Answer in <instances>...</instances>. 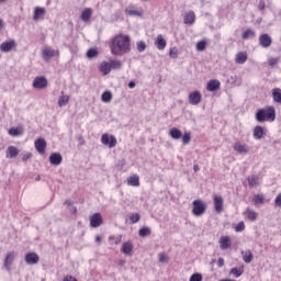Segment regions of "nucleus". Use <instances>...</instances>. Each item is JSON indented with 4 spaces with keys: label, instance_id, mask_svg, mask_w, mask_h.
Masks as SVG:
<instances>
[{
    "label": "nucleus",
    "instance_id": "13",
    "mask_svg": "<svg viewBox=\"0 0 281 281\" xmlns=\"http://www.w3.org/2000/svg\"><path fill=\"white\" fill-rule=\"evenodd\" d=\"M41 257L36 252H29L25 255V262L26 265H38Z\"/></svg>",
    "mask_w": 281,
    "mask_h": 281
},
{
    "label": "nucleus",
    "instance_id": "35",
    "mask_svg": "<svg viewBox=\"0 0 281 281\" xmlns=\"http://www.w3.org/2000/svg\"><path fill=\"white\" fill-rule=\"evenodd\" d=\"M101 100L102 102L109 103L113 100V93H111V91H104L101 94Z\"/></svg>",
    "mask_w": 281,
    "mask_h": 281
},
{
    "label": "nucleus",
    "instance_id": "57",
    "mask_svg": "<svg viewBox=\"0 0 281 281\" xmlns=\"http://www.w3.org/2000/svg\"><path fill=\"white\" fill-rule=\"evenodd\" d=\"M64 281H78V279H76L75 277H71V276H67L64 278Z\"/></svg>",
    "mask_w": 281,
    "mask_h": 281
},
{
    "label": "nucleus",
    "instance_id": "47",
    "mask_svg": "<svg viewBox=\"0 0 281 281\" xmlns=\"http://www.w3.org/2000/svg\"><path fill=\"white\" fill-rule=\"evenodd\" d=\"M69 102V97L68 95H61L58 99V104L59 106H65Z\"/></svg>",
    "mask_w": 281,
    "mask_h": 281
},
{
    "label": "nucleus",
    "instance_id": "54",
    "mask_svg": "<svg viewBox=\"0 0 281 281\" xmlns=\"http://www.w3.org/2000/svg\"><path fill=\"white\" fill-rule=\"evenodd\" d=\"M27 159H32V153H26L22 157V161H27Z\"/></svg>",
    "mask_w": 281,
    "mask_h": 281
},
{
    "label": "nucleus",
    "instance_id": "52",
    "mask_svg": "<svg viewBox=\"0 0 281 281\" xmlns=\"http://www.w3.org/2000/svg\"><path fill=\"white\" fill-rule=\"evenodd\" d=\"M274 205L281 207V193H279L274 199Z\"/></svg>",
    "mask_w": 281,
    "mask_h": 281
},
{
    "label": "nucleus",
    "instance_id": "64",
    "mask_svg": "<svg viewBox=\"0 0 281 281\" xmlns=\"http://www.w3.org/2000/svg\"><path fill=\"white\" fill-rule=\"evenodd\" d=\"M79 142H85V138H82V136H79Z\"/></svg>",
    "mask_w": 281,
    "mask_h": 281
},
{
    "label": "nucleus",
    "instance_id": "33",
    "mask_svg": "<svg viewBox=\"0 0 281 281\" xmlns=\"http://www.w3.org/2000/svg\"><path fill=\"white\" fill-rule=\"evenodd\" d=\"M243 273H245L244 267L231 269V276H234V278H240V276H243Z\"/></svg>",
    "mask_w": 281,
    "mask_h": 281
},
{
    "label": "nucleus",
    "instance_id": "27",
    "mask_svg": "<svg viewBox=\"0 0 281 281\" xmlns=\"http://www.w3.org/2000/svg\"><path fill=\"white\" fill-rule=\"evenodd\" d=\"M169 135L172 139H181V137H183V133L177 127L171 128Z\"/></svg>",
    "mask_w": 281,
    "mask_h": 281
},
{
    "label": "nucleus",
    "instance_id": "39",
    "mask_svg": "<svg viewBox=\"0 0 281 281\" xmlns=\"http://www.w3.org/2000/svg\"><path fill=\"white\" fill-rule=\"evenodd\" d=\"M247 181H248L249 188H256V186H258V177L257 176L248 177Z\"/></svg>",
    "mask_w": 281,
    "mask_h": 281
},
{
    "label": "nucleus",
    "instance_id": "14",
    "mask_svg": "<svg viewBox=\"0 0 281 281\" xmlns=\"http://www.w3.org/2000/svg\"><path fill=\"white\" fill-rule=\"evenodd\" d=\"M213 203H214V210L217 214H221V212H223V203H224V200H223V196L221 195H215L213 198Z\"/></svg>",
    "mask_w": 281,
    "mask_h": 281
},
{
    "label": "nucleus",
    "instance_id": "44",
    "mask_svg": "<svg viewBox=\"0 0 281 281\" xmlns=\"http://www.w3.org/2000/svg\"><path fill=\"white\" fill-rule=\"evenodd\" d=\"M182 143L184 145L189 144L192 140V134L190 132L184 133V135H182Z\"/></svg>",
    "mask_w": 281,
    "mask_h": 281
},
{
    "label": "nucleus",
    "instance_id": "8",
    "mask_svg": "<svg viewBox=\"0 0 281 281\" xmlns=\"http://www.w3.org/2000/svg\"><path fill=\"white\" fill-rule=\"evenodd\" d=\"M273 40L270 34L263 33L259 36V45L263 48L271 47Z\"/></svg>",
    "mask_w": 281,
    "mask_h": 281
},
{
    "label": "nucleus",
    "instance_id": "7",
    "mask_svg": "<svg viewBox=\"0 0 281 281\" xmlns=\"http://www.w3.org/2000/svg\"><path fill=\"white\" fill-rule=\"evenodd\" d=\"M233 149L235 150V153H238V155H248L249 153V147L247 146V144H243L240 142L234 143Z\"/></svg>",
    "mask_w": 281,
    "mask_h": 281
},
{
    "label": "nucleus",
    "instance_id": "10",
    "mask_svg": "<svg viewBox=\"0 0 281 281\" xmlns=\"http://www.w3.org/2000/svg\"><path fill=\"white\" fill-rule=\"evenodd\" d=\"M102 223H103L102 214L94 213L92 216H90V227H93V228L100 227Z\"/></svg>",
    "mask_w": 281,
    "mask_h": 281
},
{
    "label": "nucleus",
    "instance_id": "3",
    "mask_svg": "<svg viewBox=\"0 0 281 281\" xmlns=\"http://www.w3.org/2000/svg\"><path fill=\"white\" fill-rule=\"evenodd\" d=\"M192 205L193 216H203V214H205V211L207 210V204H205L203 200H194L192 202Z\"/></svg>",
    "mask_w": 281,
    "mask_h": 281
},
{
    "label": "nucleus",
    "instance_id": "56",
    "mask_svg": "<svg viewBox=\"0 0 281 281\" xmlns=\"http://www.w3.org/2000/svg\"><path fill=\"white\" fill-rule=\"evenodd\" d=\"M217 267H225V259H223V258H218V260H217Z\"/></svg>",
    "mask_w": 281,
    "mask_h": 281
},
{
    "label": "nucleus",
    "instance_id": "1",
    "mask_svg": "<svg viewBox=\"0 0 281 281\" xmlns=\"http://www.w3.org/2000/svg\"><path fill=\"white\" fill-rule=\"evenodd\" d=\"M110 49L112 56H124L131 52V36L125 34L116 35L111 44Z\"/></svg>",
    "mask_w": 281,
    "mask_h": 281
},
{
    "label": "nucleus",
    "instance_id": "42",
    "mask_svg": "<svg viewBox=\"0 0 281 281\" xmlns=\"http://www.w3.org/2000/svg\"><path fill=\"white\" fill-rule=\"evenodd\" d=\"M136 49L142 54L143 52H146V42L139 41L136 43Z\"/></svg>",
    "mask_w": 281,
    "mask_h": 281
},
{
    "label": "nucleus",
    "instance_id": "11",
    "mask_svg": "<svg viewBox=\"0 0 281 281\" xmlns=\"http://www.w3.org/2000/svg\"><path fill=\"white\" fill-rule=\"evenodd\" d=\"M47 78L45 77H36L34 80H33V87L34 89H45L47 88Z\"/></svg>",
    "mask_w": 281,
    "mask_h": 281
},
{
    "label": "nucleus",
    "instance_id": "20",
    "mask_svg": "<svg viewBox=\"0 0 281 281\" xmlns=\"http://www.w3.org/2000/svg\"><path fill=\"white\" fill-rule=\"evenodd\" d=\"M121 251L125 256H133V243L125 241L121 248Z\"/></svg>",
    "mask_w": 281,
    "mask_h": 281
},
{
    "label": "nucleus",
    "instance_id": "62",
    "mask_svg": "<svg viewBox=\"0 0 281 281\" xmlns=\"http://www.w3.org/2000/svg\"><path fill=\"white\" fill-rule=\"evenodd\" d=\"M3 26H4L3 20L0 19V32L1 30H3Z\"/></svg>",
    "mask_w": 281,
    "mask_h": 281
},
{
    "label": "nucleus",
    "instance_id": "61",
    "mask_svg": "<svg viewBox=\"0 0 281 281\" xmlns=\"http://www.w3.org/2000/svg\"><path fill=\"white\" fill-rule=\"evenodd\" d=\"M193 170H194V172H199V170H200L199 165H194V166H193Z\"/></svg>",
    "mask_w": 281,
    "mask_h": 281
},
{
    "label": "nucleus",
    "instance_id": "53",
    "mask_svg": "<svg viewBox=\"0 0 281 281\" xmlns=\"http://www.w3.org/2000/svg\"><path fill=\"white\" fill-rule=\"evenodd\" d=\"M278 61H279L278 58H270V59L268 60V65H269L270 67H276V65H278Z\"/></svg>",
    "mask_w": 281,
    "mask_h": 281
},
{
    "label": "nucleus",
    "instance_id": "26",
    "mask_svg": "<svg viewBox=\"0 0 281 281\" xmlns=\"http://www.w3.org/2000/svg\"><path fill=\"white\" fill-rule=\"evenodd\" d=\"M46 12L47 11L43 7L35 8L34 15H33L34 21H38V19H41V16H45Z\"/></svg>",
    "mask_w": 281,
    "mask_h": 281
},
{
    "label": "nucleus",
    "instance_id": "29",
    "mask_svg": "<svg viewBox=\"0 0 281 281\" xmlns=\"http://www.w3.org/2000/svg\"><path fill=\"white\" fill-rule=\"evenodd\" d=\"M243 41H249V38H256V31L251 29H247L243 35H241Z\"/></svg>",
    "mask_w": 281,
    "mask_h": 281
},
{
    "label": "nucleus",
    "instance_id": "63",
    "mask_svg": "<svg viewBox=\"0 0 281 281\" xmlns=\"http://www.w3.org/2000/svg\"><path fill=\"white\" fill-rule=\"evenodd\" d=\"M65 203H66V205H68V206H69V205H72L71 200H66V202H65Z\"/></svg>",
    "mask_w": 281,
    "mask_h": 281
},
{
    "label": "nucleus",
    "instance_id": "28",
    "mask_svg": "<svg viewBox=\"0 0 281 281\" xmlns=\"http://www.w3.org/2000/svg\"><path fill=\"white\" fill-rule=\"evenodd\" d=\"M272 100L277 104H281V89L280 88L272 89Z\"/></svg>",
    "mask_w": 281,
    "mask_h": 281
},
{
    "label": "nucleus",
    "instance_id": "17",
    "mask_svg": "<svg viewBox=\"0 0 281 281\" xmlns=\"http://www.w3.org/2000/svg\"><path fill=\"white\" fill-rule=\"evenodd\" d=\"M166 45H168V43L166 42V38H164V35L161 34L157 35L155 41V46L157 47V49L161 52L166 49Z\"/></svg>",
    "mask_w": 281,
    "mask_h": 281
},
{
    "label": "nucleus",
    "instance_id": "58",
    "mask_svg": "<svg viewBox=\"0 0 281 281\" xmlns=\"http://www.w3.org/2000/svg\"><path fill=\"white\" fill-rule=\"evenodd\" d=\"M135 87H136L135 81H130V82H128V88H130V89H135Z\"/></svg>",
    "mask_w": 281,
    "mask_h": 281
},
{
    "label": "nucleus",
    "instance_id": "37",
    "mask_svg": "<svg viewBox=\"0 0 281 281\" xmlns=\"http://www.w3.org/2000/svg\"><path fill=\"white\" fill-rule=\"evenodd\" d=\"M9 135H11V137H19V136L23 135V132L21 130H19V127H11L9 130Z\"/></svg>",
    "mask_w": 281,
    "mask_h": 281
},
{
    "label": "nucleus",
    "instance_id": "40",
    "mask_svg": "<svg viewBox=\"0 0 281 281\" xmlns=\"http://www.w3.org/2000/svg\"><path fill=\"white\" fill-rule=\"evenodd\" d=\"M206 47H207V42L205 40H202V41L196 43V50L198 52H205Z\"/></svg>",
    "mask_w": 281,
    "mask_h": 281
},
{
    "label": "nucleus",
    "instance_id": "22",
    "mask_svg": "<svg viewBox=\"0 0 281 281\" xmlns=\"http://www.w3.org/2000/svg\"><path fill=\"white\" fill-rule=\"evenodd\" d=\"M7 159H14L19 157V149L15 146H9L5 153Z\"/></svg>",
    "mask_w": 281,
    "mask_h": 281
},
{
    "label": "nucleus",
    "instance_id": "25",
    "mask_svg": "<svg viewBox=\"0 0 281 281\" xmlns=\"http://www.w3.org/2000/svg\"><path fill=\"white\" fill-rule=\"evenodd\" d=\"M12 262H14V254L8 252L4 258V267H5L7 271H10V267H12Z\"/></svg>",
    "mask_w": 281,
    "mask_h": 281
},
{
    "label": "nucleus",
    "instance_id": "50",
    "mask_svg": "<svg viewBox=\"0 0 281 281\" xmlns=\"http://www.w3.org/2000/svg\"><path fill=\"white\" fill-rule=\"evenodd\" d=\"M235 232H245V222H239L235 227Z\"/></svg>",
    "mask_w": 281,
    "mask_h": 281
},
{
    "label": "nucleus",
    "instance_id": "45",
    "mask_svg": "<svg viewBox=\"0 0 281 281\" xmlns=\"http://www.w3.org/2000/svg\"><path fill=\"white\" fill-rule=\"evenodd\" d=\"M95 56H98V49L95 48L88 49L87 58L92 59V58H95Z\"/></svg>",
    "mask_w": 281,
    "mask_h": 281
},
{
    "label": "nucleus",
    "instance_id": "5",
    "mask_svg": "<svg viewBox=\"0 0 281 281\" xmlns=\"http://www.w3.org/2000/svg\"><path fill=\"white\" fill-rule=\"evenodd\" d=\"M12 49H16V42L14 40H10L0 44V52L4 54L12 52Z\"/></svg>",
    "mask_w": 281,
    "mask_h": 281
},
{
    "label": "nucleus",
    "instance_id": "2",
    "mask_svg": "<svg viewBox=\"0 0 281 281\" xmlns=\"http://www.w3.org/2000/svg\"><path fill=\"white\" fill-rule=\"evenodd\" d=\"M255 120L262 124L263 122H276V108L269 105L267 108L259 109L255 114Z\"/></svg>",
    "mask_w": 281,
    "mask_h": 281
},
{
    "label": "nucleus",
    "instance_id": "49",
    "mask_svg": "<svg viewBox=\"0 0 281 281\" xmlns=\"http://www.w3.org/2000/svg\"><path fill=\"white\" fill-rule=\"evenodd\" d=\"M159 258V262H161L162 265H166V262H168V255H166V252H160L158 255Z\"/></svg>",
    "mask_w": 281,
    "mask_h": 281
},
{
    "label": "nucleus",
    "instance_id": "55",
    "mask_svg": "<svg viewBox=\"0 0 281 281\" xmlns=\"http://www.w3.org/2000/svg\"><path fill=\"white\" fill-rule=\"evenodd\" d=\"M265 8H266L265 0H259L258 10L262 11L265 10Z\"/></svg>",
    "mask_w": 281,
    "mask_h": 281
},
{
    "label": "nucleus",
    "instance_id": "48",
    "mask_svg": "<svg viewBox=\"0 0 281 281\" xmlns=\"http://www.w3.org/2000/svg\"><path fill=\"white\" fill-rule=\"evenodd\" d=\"M139 213H135L130 216V221L133 225H135V223H139Z\"/></svg>",
    "mask_w": 281,
    "mask_h": 281
},
{
    "label": "nucleus",
    "instance_id": "36",
    "mask_svg": "<svg viewBox=\"0 0 281 281\" xmlns=\"http://www.w3.org/2000/svg\"><path fill=\"white\" fill-rule=\"evenodd\" d=\"M151 234V231L149 227L147 226H144L142 227L139 231H138V235L142 237V238H146V236H150Z\"/></svg>",
    "mask_w": 281,
    "mask_h": 281
},
{
    "label": "nucleus",
    "instance_id": "15",
    "mask_svg": "<svg viewBox=\"0 0 281 281\" xmlns=\"http://www.w3.org/2000/svg\"><path fill=\"white\" fill-rule=\"evenodd\" d=\"M49 164H52V166H60L63 164V155H60V153L50 154Z\"/></svg>",
    "mask_w": 281,
    "mask_h": 281
},
{
    "label": "nucleus",
    "instance_id": "12",
    "mask_svg": "<svg viewBox=\"0 0 281 281\" xmlns=\"http://www.w3.org/2000/svg\"><path fill=\"white\" fill-rule=\"evenodd\" d=\"M45 148H47V140H45V138H38L35 140V149L40 155H45Z\"/></svg>",
    "mask_w": 281,
    "mask_h": 281
},
{
    "label": "nucleus",
    "instance_id": "31",
    "mask_svg": "<svg viewBox=\"0 0 281 281\" xmlns=\"http://www.w3.org/2000/svg\"><path fill=\"white\" fill-rule=\"evenodd\" d=\"M127 184L132 186L133 188H138V186H139V176H131L127 179Z\"/></svg>",
    "mask_w": 281,
    "mask_h": 281
},
{
    "label": "nucleus",
    "instance_id": "18",
    "mask_svg": "<svg viewBox=\"0 0 281 281\" xmlns=\"http://www.w3.org/2000/svg\"><path fill=\"white\" fill-rule=\"evenodd\" d=\"M196 21V14L194 11H189L188 13L184 14V24L186 25H194Z\"/></svg>",
    "mask_w": 281,
    "mask_h": 281
},
{
    "label": "nucleus",
    "instance_id": "6",
    "mask_svg": "<svg viewBox=\"0 0 281 281\" xmlns=\"http://www.w3.org/2000/svg\"><path fill=\"white\" fill-rule=\"evenodd\" d=\"M54 56H58V50H54L52 47H45L42 53V57L46 63H49Z\"/></svg>",
    "mask_w": 281,
    "mask_h": 281
},
{
    "label": "nucleus",
    "instance_id": "32",
    "mask_svg": "<svg viewBox=\"0 0 281 281\" xmlns=\"http://www.w3.org/2000/svg\"><path fill=\"white\" fill-rule=\"evenodd\" d=\"M241 254L244 255L243 260L244 262H246V265H249L250 262H252L254 254L251 252V250H247L246 252L243 251Z\"/></svg>",
    "mask_w": 281,
    "mask_h": 281
},
{
    "label": "nucleus",
    "instance_id": "60",
    "mask_svg": "<svg viewBox=\"0 0 281 281\" xmlns=\"http://www.w3.org/2000/svg\"><path fill=\"white\" fill-rule=\"evenodd\" d=\"M95 243H102V237H100L99 235L95 236Z\"/></svg>",
    "mask_w": 281,
    "mask_h": 281
},
{
    "label": "nucleus",
    "instance_id": "34",
    "mask_svg": "<svg viewBox=\"0 0 281 281\" xmlns=\"http://www.w3.org/2000/svg\"><path fill=\"white\" fill-rule=\"evenodd\" d=\"M246 216L248 220L251 221V223H254L255 221H258V213L254 210H247L246 211Z\"/></svg>",
    "mask_w": 281,
    "mask_h": 281
},
{
    "label": "nucleus",
    "instance_id": "19",
    "mask_svg": "<svg viewBox=\"0 0 281 281\" xmlns=\"http://www.w3.org/2000/svg\"><path fill=\"white\" fill-rule=\"evenodd\" d=\"M206 89L209 91H218L221 89V81H218L217 79H211L207 82Z\"/></svg>",
    "mask_w": 281,
    "mask_h": 281
},
{
    "label": "nucleus",
    "instance_id": "46",
    "mask_svg": "<svg viewBox=\"0 0 281 281\" xmlns=\"http://www.w3.org/2000/svg\"><path fill=\"white\" fill-rule=\"evenodd\" d=\"M189 281H203V274L195 272L190 277Z\"/></svg>",
    "mask_w": 281,
    "mask_h": 281
},
{
    "label": "nucleus",
    "instance_id": "24",
    "mask_svg": "<svg viewBox=\"0 0 281 281\" xmlns=\"http://www.w3.org/2000/svg\"><path fill=\"white\" fill-rule=\"evenodd\" d=\"M235 63H237V65H245L247 63V53L246 52L237 53L235 57Z\"/></svg>",
    "mask_w": 281,
    "mask_h": 281
},
{
    "label": "nucleus",
    "instance_id": "41",
    "mask_svg": "<svg viewBox=\"0 0 281 281\" xmlns=\"http://www.w3.org/2000/svg\"><path fill=\"white\" fill-rule=\"evenodd\" d=\"M252 201H254L255 205H262V203H265V195L257 194V195H255Z\"/></svg>",
    "mask_w": 281,
    "mask_h": 281
},
{
    "label": "nucleus",
    "instance_id": "51",
    "mask_svg": "<svg viewBox=\"0 0 281 281\" xmlns=\"http://www.w3.org/2000/svg\"><path fill=\"white\" fill-rule=\"evenodd\" d=\"M169 56H170V58H177V56H178L177 47L170 48Z\"/></svg>",
    "mask_w": 281,
    "mask_h": 281
},
{
    "label": "nucleus",
    "instance_id": "59",
    "mask_svg": "<svg viewBox=\"0 0 281 281\" xmlns=\"http://www.w3.org/2000/svg\"><path fill=\"white\" fill-rule=\"evenodd\" d=\"M120 243H122V236L121 235L115 238V245H120Z\"/></svg>",
    "mask_w": 281,
    "mask_h": 281
},
{
    "label": "nucleus",
    "instance_id": "23",
    "mask_svg": "<svg viewBox=\"0 0 281 281\" xmlns=\"http://www.w3.org/2000/svg\"><path fill=\"white\" fill-rule=\"evenodd\" d=\"M99 69L103 76H109L111 74V63L109 61H103L100 64Z\"/></svg>",
    "mask_w": 281,
    "mask_h": 281
},
{
    "label": "nucleus",
    "instance_id": "38",
    "mask_svg": "<svg viewBox=\"0 0 281 281\" xmlns=\"http://www.w3.org/2000/svg\"><path fill=\"white\" fill-rule=\"evenodd\" d=\"M125 14L128 16H142V11L135 10V9H125Z\"/></svg>",
    "mask_w": 281,
    "mask_h": 281
},
{
    "label": "nucleus",
    "instance_id": "9",
    "mask_svg": "<svg viewBox=\"0 0 281 281\" xmlns=\"http://www.w3.org/2000/svg\"><path fill=\"white\" fill-rule=\"evenodd\" d=\"M201 92L199 90H195L189 94V104H192L193 106H196L198 104H201Z\"/></svg>",
    "mask_w": 281,
    "mask_h": 281
},
{
    "label": "nucleus",
    "instance_id": "43",
    "mask_svg": "<svg viewBox=\"0 0 281 281\" xmlns=\"http://www.w3.org/2000/svg\"><path fill=\"white\" fill-rule=\"evenodd\" d=\"M111 69H122V61L114 59L110 61Z\"/></svg>",
    "mask_w": 281,
    "mask_h": 281
},
{
    "label": "nucleus",
    "instance_id": "4",
    "mask_svg": "<svg viewBox=\"0 0 281 281\" xmlns=\"http://www.w3.org/2000/svg\"><path fill=\"white\" fill-rule=\"evenodd\" d=\"M101 144H103V146H109V148H115V146H117V138L113 135L103 134L101 136Z\"/></svg>",
    "mask_w": 281,
    "mask_h": 281
},
{
    "label": "nucleus",
    "instance_id": "16",
    "mask_svg": "<svg viewBox=\"0 0 281 281\" xmlns=\"http://www.w3.org/2000/svg\"><path fill=\"white\" fill-rule=\"evenodd\" d=\"M220 247L225 251V249H229L232 247V238L229 236H222L220 238Z\"/></svg>",
    "mask_w": 281,
    "mask_h": 281
},
{
    "label": "nucleus",
    "instance_id": "21",
    "mask_svg": "<svg viewBox=\"0 0 281 281\" xmlns=\"http://www.w3.org/2000/svg\"><path fill=\"white\" fill-rule=\"evenodd\" d=\"M254 138L255 139H262V137H265V135H267V133H265V127H262L261 125H257L254 128Z\"/></svg>",
    "mask_w": 281,
    "mask_h": 281
},
{
    "label": "nucleus",
    "instance_id": "30",
    "mask_svg": "<svg viewBox=\"0 0 281 281\" xmlns=\"http://www.w3.org/2000/svg\"><path fill=\"white\" fill-rule=\"evenodd\" d=\"M93 14V11L91 10V8H86L82 12H81V21H83L85 23H87V21H89V19H91V15Z\"/></svg>",
    "mask_w": 281,
    "mask_h": 281
}]
</instances>
